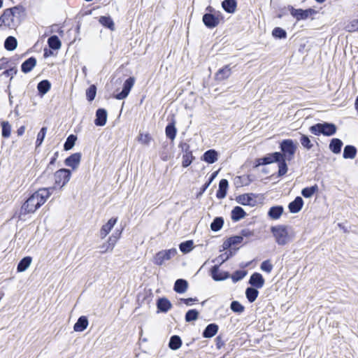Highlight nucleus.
<instances>
[{
    "label": "nucleus",
    "instance_id": "nucleus-43",
    "mask_svg": "<svg viewBox=\"0 0 358 358\" xmlns=\"http://www.w3.org/2000/svg\"><path fill=\"white\" fill-rule=\"evenodd\" d=\"M120 232L115 233L109 237L106 250H113L118 238H120Z\"/></svg>",
    "mask_w": 358,
    "mask_h": 358
},
{
    "label": "nucleus",
    "instance_id": "nucleus-37",
    "mask_svg": "<svg viewBox=\"0 0 358 358\" xmlns=\"http://www.w3.org/2000/svg\"><path fill=\"white\" fill-rule=\"evenodd\" d=\"M99 22L103 26L110 29L112 31L114 30V29H115L114 22H113V20L111 19V17L109 16L100 17Z\"/></svg>",
    "mask_w": 358,
    "mask_h": 358
},
{
    "label": "nucleus",
    "instance_id": "nucleus-30",
    "mask_svg": "<svg viewBox=\"0 0 358 358\" xmlns=\"http://www.w3.org/2000/svg\"><path fill=\"white\" fill-rule=\"evenodd\" d=\"M343 142L338 138H333L329 144V149L335 154L341 152Z\"/></svg>",
    "mask_w": 358,
    "mask_h": 358
},
{
    "label": "nucleus",
    "instance_id": "nucleus-42",
    "mask_svg": "<svg viewBox=\"0 0 358 358\" xmlns=\"http://www.w3.org/2000/svg\"><path fill=\"white\" fill-rule=\"evenodd\" d=\"M194 248V243L192 241H187L180 244L179 248L183 253L190 252Z\"/></svg>",
    "mask_w": 358,
    "mask_h": 358
},
{
    "label": "nucleus",
    "instance_id": "nucleus-26",
    "mask_svg": "<svg viewBox=\"0 0 358 358\" xmlns=\"http://www.w3.org/2000/svg\"><path fill=\"white\" fill-rule=\"evenodd\" d=\"M283 213V208L281 206L271 207L268 212V216L273 220H278L280 217Z\"/></svg>",
    "mask_w": 358,
    "mask_h": 358
},
{
    "label": "nucleus",
    "instance_id": "nucleus-19",
    "mask_svg": "<svg viewBox=\"0 0 358 358\" xmlns=\"http://www.w3.org/2000/svg\"><path fill=\"white\" fill-rule=\"evenodd\" d=\"M88 326V320L86 316H81L78 318L73 326V330L77 332L83 331Z\"/></svg>",
    "mask_w": 358,
    "mask_h": 358
},
{
    "label": "nucleus",
    "instance_id": "nucleus-3",
    "mask_svg": "<svg viewBox=\"0 0 358 358\" xmlns=\"http://www.w3.org/2000/svg\"><path fill=\"white\" fill-rule=\"evenodd\" d=\"M271 231L275 238V242L280 245H285L292 238L293 234L290 227L285 225L272 227Z\"/></svg>",
    "mask_w": 358,
    "mask_h": 358
},
{
    "label": "nucleus",
    "instance_id": "nucleus-50",
    "mask_svg": "<svg viewBox=\"0 0 358 358\" xmlns=\"http://www.w3.org/2000/svg\"><path fill=\"white\" fill-rule=\"evenodd\" d=\"M286 161L285 159H280L278 161V176H284L287 171V165L286 164Z\"/></svg>",
    "mask_w": 358,
    "mask_h": 358
},
{
    "label": "nucleus",
    "instance_id": "nucleus-8",
    "mask_svg": "<svg viewBox=\"0 0 358 358\" xmlns=\"http://www.w3.org/2000/svg\"><path fill=\"white\" fill-rule=\"evenodd\" d=\"M135 80L133 77H130L128 79H127L124 83L123 89L121 92L117 94L115 96V98L119 100H122L125 99L128 94H129V92L131 89L132 88L134 84Z\"/></svg>",
    "mask_w": 358,
    "mask_h": 358
},
{
    "label": "nucleus",
    "instance_id": "nucleus-7",
    "mask_svg": "<svg viewBox=\"0 0 358 358\" xmlns=\"http://www.w3.org/2000/svg\"><path fill=\"white\" fill-rule=\"evenodd\" d=\"M288 9L290 11L291 15L298 21L307 19L312 13H314V10L311 8L306 10L296 9L292 6H289Z\"/></svg>",
    "mask_w": 358,
    "mask_h": 358
},
{
    "label": "nucleus",
    "instance_id": "nucleus-63",
    "mask_svg": "<svg viewBox=\"0 0 358 358\" xmlns=\"http://www.w3.org/2000/svg\"><path fill=\"white\" fill-rule=\"evenodd\" d=\"M57 156H58V153L57 152L55 153L54 157L51 159L49 164L47 166V169H52L51 166L52 165H54V164H55V161H56V159L57 158Z\"/></svg>",
    "mask_w": 358,
    "mask_h": 358
},
{
    "label": "nucleus",
    "instance_id": "nucleus-6",
    "mask_svg": "<svg viewBox=\"0 0 358 358\" xmlns=\"http://www.w3.org/2000/svg\"><path fill=\"white\" fill-rule=\"evenodd\" d=\"M176 254L177 250L175 248L159 251L154 257L153 262L157 265L161 266L166 261L175 257Z\"/></svg>",
    "mask_w": 358,
    "mask_h": 358
},
{
    "label": "nucleus",
    "instance_id": "nucleus-28",
    "mask_svg": "<svg viewBox=\"0 0 358 358\" xmlns=\"http://www.w3.org/2000/svg\"><path fill=\"white\" fill-rule=\"evenodd\" d=\"M336 131V127L332 123H322V134L324 136H332Z\"/></svg>",
    "mask_w": 358,
    "mask_h": 358
},
{
    "label": "nucleus",
    "instance_id": "nucleus-55",
    "mask_svg": "<svg viewBox=\"0 0 358 358\" xmlns=\"http://www.w3.org/2000/svg\"><path fill=\"white\" fill-rule=\"evenodd\" d=\"M322 123H317L315 125L311 126L309 129L312 134L318 136L322 134Z\"/></svg>",
    "mask_w": 358,
    "mask_h": 358
},
{
    "label": "nucleus",
    "instance_id": "nucleus-44",
    "mask_svg": "<svg viewBox=\"0 0 358 358\" xmlns=\"http://www.w3.org/2000/svg\"><path fill=\"white\" fill-rule=\"evenodd\" d=\"M224 220L221 217H216L210 224V228L214 231H219L223 226Z\"/></svg>",
    "mask_w": 358,
    "mask_h": 358
},
{
    "label": "nucleus",
    "instance_id": "nucleus-60",
    "mask_svg": "<svg viewBox=\"0 0 358 358\" xmlns=\"http://www.w3.org/2000/svg\"><path fill=\"white\" fill-rule=\"evenodd\" d=\"M17 70L15 68H10L3 71V74L6 76H10L11 78H13V76L17 73Z\"/></svg>",
    "mask_w": 358,
    "mask_h": 358
},
{
    "label": "nucleus",
    "instance_id": "nucleus-59",
    "mask_svg": "<svg viewBox=\"0 0 358 358\" xmlns=\"http://www.w3.org/2000/svg\"><path fill=\"white\" fill-rule=\"evenodd\" d=\"M254 235V232L248 229H243L241 231V236L243 237L250 238L252 237Z\"/></svg>",
    "mask_w": 358,
    "mask_h": 358
},
{
    "label": "nucleus",
    "instance_id": "nucleus-38",
    "mask_svg": "<svg viewBox=\"0 0 358 358\" xmlns=\"http://www.w3.org/2000/svg\"><path fill=\"white\" fill-rule=\"evenodd\" d=\"M17 45V40L13 36H8L4 43L5 48L8 50H14Z\"/></svg>",
    "mask_w": 358,
    "mask_h": 358
},
{
    "label": "nucleus",
    "instance_id": "nucleus-61",
    "mask_svg": "<svg viewBox=\"0 0 358 358\" xmlns=\"http://www.w3.org/2000/svg\"><path fill=\"white\" fill-rule=\"evenodd\" d=\"M348 29L350 31L358 30V20L352 21L350 26L348 27Z\"/></svg>",
    "mask_w": 358,
    "mask_h": 358
},
{
    "label": "nucleus",
    "instance_id": "nucleus-58",
    "mask_svg": "<svg viewBox=\"0 0 358 358\" xmlns=\"http://www.w3.org/2000/svg\"><path fill=\"white\" fill-rule=\"evenodd\" d=\"M192 155L191 153H186L185 155H184L182 157V166L187 167L188 166H189L192 163Z\"/></svg>",
    "mask_w": 358,
    "mask_h": 358
},
{
    "label": "nucleus",
    "instance_id": "nucleus-21",
    "mask_svg": "<svg viewBox=\"0 0 358 358\" xmlns=\"http://www.w3.org/2000/svg\"><path fill=\"white\" fill-rule=\"evenodd\" d=\"M36 64V59L33 57H29L28 59H27L22 63L21 66L22 71L25 73H27L35 67Z\"/></svg>",
    "mask_w": 358,
    "mask_h": 358
},
{
    "label": "nucleus",
    "instance_id": "nucleus-10",
    "mask_svg": "<svg viewBox=\"0 0 358 358\" xmlns=\"http://www.w3.org/2000/svg\"><path fill=\"white\" fill-rule=\"evenodd\" d=\"M202 20L204 24L210 29L215 27L220 22L219 18L210 13L203 15Z\"/></svg>",
    "mask_w": 358,
    "mask_h": 358
},
{
    "label": "nucleus",
    "instance_id": "nucleus-16",
    "mask_svg": "<svg viewBox=\"0 0 358 358\" xmlns=\"http://www.w3.org/2000/svg\"><path fill=\"white\" fill-rule=\"evenodd\" d=\"M211 275L213 280L216 281L223 280L229 278V273L220 271L219 266L217 265L211 268Z\"/></svg>",
    "mask_w": 358,
    "mask_h": 358
},
{
    "label": "nucleus",
    "instance_id": "nucleus-13",
    "mask_svg": "<svg viewBox=\"0 0 358 358\" xmlns=\"http://www.w3.org/2000/svg\"><path fill=\"white\" fill-rule=\"evenodd\" d=\"M107 120V111L103 108H99L96 112L94 124L96 126H104Z\"/></svg>",
    "mask_w": 358,
    "mask_h": 358
},
{
    "label": "nucleus",
    "instance_id": "nucleus-20",
    "mask_svg": "<svg viewBox=\"0 0 358 358\" xmlns=\"http://www.w3.org/2000/svg\"><path fill=\"white\" fill-rule=\"evenodd\" d=\"M222 7L227 13L232 14L236 10L237 2L236 0H224L222 3Z\"/></svg>",
    "mask_w": 358,
    "mask_h": 358
},
{
    "label": "nucleus",
    "instance_id": "nucleus-35",
    "mask_svg": "<svg viewBox=\"0 0 358 358\" xmlns=\"http://www.w3.org/2000/svg\"><path fill=\"white\" fill-rule=\"evenodd\" d=\"M258 294L259 292L254 287H248L245 290L246 297L250 303H252L256 300Z\"/></svg>",
    "mask_w": 358,
    "mask_h": 358
},
{
    "label": "nucleus",
    "instance_id": "nucleus-18",
    "mask_svg": "<svg viewBox=\"0 0 358 358\" xmlns=\"http://www.w3.org/2000/svg\"><path fill=\"white\" fill-rule=\"evenodd\" d=\"M303 205V201L301 197L297 196L296 199L289 203L288 208L292 213H296L299 212Z\"/></svg>",
    "mask_w": 358,
    "mask_h": 358
},
{
    "label": "nucleus",
    "instance_id": "nucleus-2",
    "mask_svg": "<svg viewBox=\"0 0 358 358\" xmlns=\"http://www.w3.org/2000/svg\"><path fill=\"white\" fill-rule=\"evenodd\" d=\"M23 12V8L20 6L6 9L0 16V29H15L21 22Z\"/></svg>",
    "mask_w": 358,
    "mask_h": 358
},
{
    "label": "nucleus",
    "instance_id": "nucleus-22",
    "mask_svg": "<svg viewBox=\"0 0 358 358\" xmlns=\"http://www.w3.org/2000/svg\"><path fill=\"white\" fill-rule=\"evenodd\" d=\"M157 308L164 313L169 311L171 307V303L166 298H160L158 299L157 303Z\"/></svg>",
    "mask_w": 358,
    "mask_h": 358
},
{
    "label": "nucleus",
    "instance_id": "nucleus-25",
    "mask_svg": "<svg viewBox=\"0 0 358 358\" xmlns=\"http://www.w3.org/2000/svg\"><path fill=\"white\" fill-rule=\"evenodd\" d=\"M228 185V181L226 179H222L220 181L219 189L216 194L218 199H223L226 196Z\"/></svg>",
    "mask_w": 358,
    "mask_h": 358
},
{
    "label": "nucleus",
    "instance_id": "nucleus-1",
    "mask_svg": "<svg viewBox=\"0 0 358 358\" xmlns=\"http://www.w3.org/2000/svg\"><path fill=\"white\" fill-rule=\"evenodd\" d=\"M55 189V187H50L41 188L35 192L22 206L20 215H27L34 213L38 208L45 203Z\"/></svg>",
    "mask_w": 358,
    "mask_h": 358
},
{
    "label": "nucleus",
    "instance_id": "nucleus-47",
    "mask_svg": "<svg viewBox=\"0 0 358 358\" xmlns=\"http://www.w3.org/2000/svg\"><path fill=\"white\" fill-rule=\"evenodd\" d=\"M199 316V312L195 309L188 310L185 315V320L187 322L195 321Z\"/></svg>",
    "mask_w": 358,
    "mask_h": 358
},
{
    "label": "nucleus",
    "instance_id": "nucleus-34",
    "mask_svg": "<svg viewBox=\"0 0 358 358\" xmlns=\"http://www.w3.org/2000/svg\"><path fill=\"white\" fill-rule=\"evenodd\" d=\"M51 84L48 80L41 81L38 85L37 89L41 95L46 94L50 89Z\"/></svg>",
    "mask_w": 358,
    "mask_h": 358
},
{
    "label": "nucleus",
    "instance_id": "nucleus-64",
    "mask_svg": "<svg viewBox=\"0 0 358 358\" xmlns=\"http://www.w3.org/2000/svg\"><path fill=\"white\" fill-rule=\"evenodd\" d=\"M25 131V127L24 126H21L17 131V135L18 136H22L23 135V134L24 133Z\"/></svg>",
    "mask_w": 358,
    "mask_h": 358
},
{
    "label": "nucleus",
    "instance_id": "nucleus-51",
    "mask_svg": "<svg viewBox=\"0 0 358 358\" xmlns=\"http://www.w3.org/2000/svg\"><path fill=\"white\" fill-rule=\"evenodd\" d=\"M46 132H47V128L42 127L37 135V138H36V147H38L42 144V143L45 137Z\"/></svg>",
    "mask_w": 358,
    "mask_h": 358
},
{
    "label": "nucleus",
    "instance_id": "nucleus-36",
    "mask_svg": "<svg viewBox=\"0 0 358 358\" xmlns=\"http://www.w3.org/2000/svg\"><path fill=\"white\" fill-rule=\"evenodd\" d=\"M182 341L178 336H173L171 337L169 346L171 350H176L180 348Z\"/></svg>",
    "mask_w": 358,
    "mask_h": 358
},
{
    "label": "nucleus",
    "instance_id": "nucleus-27",
    "mask_svg": "<svg viewBox=\"0 0 358 358\" xmlns=\"http://www.w3.org/2000/svg\"><path fill=\"white\" fill-rule=\"evenodd\" d=\"M218 331V326L215 324H208L203 332V337L211 338L214 336Z\"/></svg>",
    "mask_w": 358,
    "mask_h": 358
},
{
    "label": "nucleus",
    "instance_id": "nucleus-11",
    "mask_svg": "<svg viewBox=\"0 0 358 358\" xmlns=\"http://www.w3.org/2000/svg\"><path fill=\"white\" fill-rule=\"evenodd\" d=\"M117 221V218H110L106 224H103L100 229L99 236L103 239L110 232Z\"/></svg>",
    "mask_w": 358,
    "mask_h": 358
},
{
    "label": "nucleus",
    "instance_id": "nucleus-62",
    "mask_svg": "<svg viewBox=\"0 0 358 358\" xmlns=\"http://www.w3.org/2000/svg\"><path fill=\"white\" fill-rule=\"evenodd\" d=\"M180 300L182 302H184L187 306H190L192 302L197 301L196 299H193V298L181 299Z\"/></svg>",
    "mask_w": 358,
    "mask_h": 358
},
{
    "label": "nucleus",
    "instance_id": "nucleus-45",
    "mask_svg": "<svg viewBox=\"0 0 358 358\" xmlns=\"http://www.w3.org/2000/svg\"><path fill=\"white\" fill-rule=\"evenodd\" d=\"M77 140L76 136L73 134H71L68 136L64 145V148L65 150H71L75 145V143Z\"/></svg>",
    "mask_w": 358,
    "mask_h": 358
},
{
    "label": "nucleus",
    "instance_id": "nucleus-46",
    "mask_svg": "<svg viewBox=\"0 0 358 358\" xmlns=\"http://www.w3.org/2000/svg\"><path fill=\"white\" fill-rule=\"evenodd\" d=\"M2 127V136L4 138H8L10 136L11 125L7 121H3L1 122Z\"/></svg>",
    "mask_w": 358,
    "mask_h": 358
},
{
    "label": "nucleus",
    "instance_id": "nucleus-12",
    "mask_svg": "<svg viewBox=\"0 0 358 358\" xmlns=\"http://www.w3.org/2000/svg\"><path fill=\"white\" fill-rule=\"evenodd\" d=\"M81 159V154L79 152L74 153L65 159V164L67 166L76 169L78 167Z\"/></svg>",
    "mask_w": 358,
    "mask_h": 358
},
{
    "label": "nucleus",
    "instance_id": "nucleus-33",
    "mask_svg": "<svg viewBox=\"0 0 358 358\" xmlns=\"http://www.w3.org/2000/svg\"><path fill=\"white\" fill-rule=\"evenodd\" d=\"M165 132L167 138H170L171 141H173L175 139L177 133V129L175 127L174 122L169 124L166 127Z\"/></svg>",
    "mask_w": 358,
    "mask_h": 358
},
{
    "label": "nucleus",
    "instance_id": "nucleus-9",
    "mask_svg": "<svg viewBox=\"0 0 358 358\" xmlns=\"http://www.w3.org/2000/svg\"><path fill=\"white\" fill-rule=\"evenodd\" d=\"M281 153L275 152L266 155V157L261 158L258 160V165L269 164L273 162L280 161Z\"/></svg>",
    "mask_w": 358,
    "mask_h": 358
},
{
    "label": "nucleus",
    "instance_id": "nucleus-15",
    "mask_svg": "<svg viewBox=\"0 0 358 358\" xmlns=\"http://www.w3.org/2000/svg\"><path fill=\"white\" fill-rule=\"evenodd\" d=\"M249 282L257 289H260L264 285V279L260 273H255L250 276Z\"/></svg>",
    "mask_w": 358,
    "mask_h": 358
},
{
    "label": "nucleus",
    "instance_id": "nucleus-14",
    "mask_svg": "<svg viewBox=\"0 0 358 358\" xmlns=\"http://www.w3.org/2000/svg\"><path fill=\"white\" fill-rule=\"evenodd\" d=\"M237 201L241 205L251 206H255L256 203V200L252 194H245L240 195L237 198Z\"/></svg>",
    "mask_w": 358,
    "mask_h": 358
},
{
    "label": "nucleus",
    "instance_id": "nucleus-4",
    "mask_svg": "<svg viewBox=\"0 0 358 358\" xmlns=\"http://www.w3.org/2000/svg\"><path fill=\"white\" fill-rule=\"evenodd\" d=\"M280 148L281 150L280 159H283L287 161H291L294 159L297 149V144L292 139L283 140L280 144Z\"/></svg>",
    "mask_w": 358,
    "mask_h": 358
},
{
    "label": "nucleus",
    "instance_id": "nucleus-48",
    "mask_svg": "<svg viewBox=\"0 0 358 358\" xmlns=\"http://www.w3.org/2000/svg\"><path fill=\"white\" fill-rule=\"evenodd\" d=\"M96 94V87L94 85H91L86 91L87 99L89 101L94 99Z\"/></svg>",
    "mask_w": 358,
    "mask_h": 358
},
{
    "label": "nucleus",
    "instance_id": "nucleus-41",
    "mask_svg": "<svg viewBox=\"0 0 358 358\" xmlns=\"http://www.w3.org/2000/svg\"><path fill=\"white\" fill-rule=\"evenodd\" d=\"M243 237L240 236H235L229 238L224 243L225 247H230L241 243L243 241Z\"/></svg>",
    "mask_w": 358,
    "mask_h": 358
},
{
    "label": "nucleus",
    "instance_id": "nucleus-23",
    "mask_svg": "<svg viewBox=\"0 0 358 358\" xmlns=\"http://www.w3.org/2000/svg\"><path fill=\"white\" fill-rule=\"evenodd\" d=\"M188 287V282L183 279H178L174 285L173 289L179 294L185 293Z\"/></svg>",
    "mask_w": 358,
    "mask_h": 358
},
{
    "label": "nucleus",
    "instance_id": "nucleus-56",
    "mask_svg": "<svg viewBox=\"0 0 358 358\" xmlns=\"http://www.w3.org/2000/svg\"><path fill=\"white\" fill-rule=\"evenodd\" d=\"M261 269L268 273H271L273 269V265L269 260L264 261L261 264Z\"/></svg>",
    "mask_w": 358,
    "mask_h": 358
},
{
    "label": "nucleus",
    "instance_id": "nucleus-39",
    "mask_svg": "<svg viewBox=\"0 0 358 358\" xmlns=\"http://www.w3.org/2000/svg\"><path fill=\"white\" fill-rule=\"evenodd\" d=\"M48 45L50 48L58 50L61 47V41L57 36H52L48 40Z\"/></svg>",
    "mask_w": 358,
    "mask_h": 358
},
{
    "label": "nucleus",
    "instance_id": "nucleus-53",
    "mask_svg": "<svg viewBox=\"0 0 358 358\" xmlns=\"http://www.w3.org/2000/svg\"><path fill=\"white\" fill-rule=\"evenodd\" d=\"M272 34L274 37L278 38H285L287 36L286 31L280 27H275L273 30Z\"/></svg>",
    "mask_w": 358,
    "mask_h": 358
},
{
    "label": "nucleus",
    "instance_id": "nucleus-24",
    "mask_svg": "<svg viewBox=\"0 0 358 358\" xmlns=\"http://www.w3.org/2000/svg\"><path fill=\"white\" fill-rule=\"evenodd\" d=\"M246 215V213L240 206H236L231 210V219L234 222L239 221L244 218Z\"/></svg>",
    "mask_w": 358,
    "mask_h": 358
},
{
    "label": "nucleus",
    "instance_id": "nucleus-40",
    "mask_svg": "<svg viewBox=\"0 0 358 358\" xmlns=\"http://www.w3.org/2000/svg\"><path fill=\"white\" fill-rule=\"evenodd\" d=\"M318 190V187L315 185L311 187L303 188L301 194L306 198H310Z\"/></svg>",
    "mask_w": 358,
    "mask_h": 358
},
{
    "label": "nucleus",
    "instance_id": "nucleus-31",
    "mask_svg": "<svg viewBox=\"0 0 358 358\" xmlns=\"http://www.w3.org/2000/svg\"><path fill=\"white\" fill-rule=\"evenodd\" d=\"M357 149L353 145H346L344 148L343 157L345 159H354L356 157Z\"/></svg>",
    "mask_w": 358,
    "mask_h": 358
},
{
    "label": "nucleus",
    "instance_id": "nucleus-57",
    "mask_svg": "<svg viewBox=\"0 0 358 358\" xmlns=\"http://www.w3.org/2000/svg\"><path fill=\"white\" fill-rule=\"evenodd\" d=\"M138 140L142 144L148 145L150 143L152 138L148 134H141L138 136Z\"/></svg>",
    "mask_w": 358,
    "mask_h": 358
},
{
    "label": "nucleus",
    "instance_id": "nucleus-29",
    "mask_svg": "<svg viewBox=\"0 0 358 358\" xmlns=\"http://www.w3.org/2000/svg\"><path fill=\"white\" fill-rule=\"evenodd\" d=\"M203 159L209 164H213L217 160V152L214 150H209L203 154Z\"/></svg>",
    "mask_w": 358,
    "mask_h": 358
},
{
    "label": "nucleus",
    "instance_id": "nucleus-54",
    "mask_svg": "<svg viewBox=\"0 0 358 358\" xmlns=\"http://www.w3.org/2000/svg\"><path fill=\"white\" fill-rule=\"evenodd\" d=\"M246 273H247L245 271H236L231 275V279L234 282H238V280H242L246 275Z\"/></svg>",
    "mask_w": 358,
    "mask_h": 358
},
{
    "label": "nucleus",
    "instance_id": "nucleus-17",
    "mask_svg": "<svg viewBox=\"0 0 358 358\" xmlns=\"http://www.w3.org/2000/svg\"><path fill=\"white\" fill-rule=\"evenodd\" d=\"M231 74V69L229 65H226L223 68L218 70L215 73V79L219 81L228 78Z\"/></svg>",
    "mask_w": 358,
    "mask_h": 358
},
{
    "label": "nucleus",
    "instance_id": "nucleus-5",
    "mask_svg": "<svg viewBox=\"0 0 358 358\" xmlns=\"http://www.w3.org/2000/svg\"><path fill=\"white\" fill-rule=\"evenodd\" d=\"M71 176V171L66 169H61L57 171L54 174L55 189L57 186L60 188L66 185L70 180Z\"/></svg>",
    "mask_w": 358,
    "mask_h": 358
},
{
    "label": "nucleus",
    "instance_id": "nucleus-52",
    "mask_svg": "<svg viewBox=\"0 0 358 358\" xmlns=\"http://www.w3.org/2000/svg\"><path fill=\"white\" fill-rule=\"evenodd\" d=\"M300 141L302 146L307 150L311 149L313 146V144L311 143L310 138L304 134H301Z\"/></svg>",
    "mask_w": 358,
    "mask_h": 358
},
{
    "label": "nucleus",
    "instance_id": "nucleus-49",
    "mask_svg": "<svg viewBox=\"0 0 358 358\" xmlns=\"http://www.w3.org/2000/svg\"><path fill=\"white\" fill-rule=\"evenodd\" d=\"M230 308L234 312L237 313H242L245 310L244 306L237 301H232Z\"/></svg>",
    "mask_w": 358,
    "mask_h": 358
},
{
    "label": "nucleus",
    "instance_id": "nucleus-32",
    "mask_svg": "<svg viewBox=\"0 0 358 358\" xmlns=\"http://www.w3.org/2000/svg\"><path fill=\"white\" fill-rule=\"evenodd\" d=\"M32 259L31 257H25L19 262L17 270L18 272H23L26 271L31 263Z\"/></svg>",
    "mask_w": 358,
    "mask_h": 358
}]
</instances>
